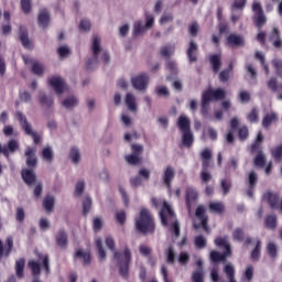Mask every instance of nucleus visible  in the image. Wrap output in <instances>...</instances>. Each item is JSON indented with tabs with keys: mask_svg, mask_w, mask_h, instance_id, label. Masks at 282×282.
<instances>
[{
	"mask_svg": "<svg viewBox=\"0 0 282 282\" xmlns=\"http://www.w3.org/2000/svg\"><path fill=\"white\" fill-rule=\"evenodd\" d=\"M263 199L270 204L271 208H279V195L274 193H267L263 195Z\"/></svg>",
	"mask_w": 282,
	"mask_h": 282,
	"instance_id": "72a5a7b5",
	"label": "nucleus"
},
{
	"mask_svg": "<svg viewBox=\"0 0 282 282\" xmlns=\"http://www.w3.org/2000/svg\"><path fill=\"white\" fill-rule=\"evenodd\" d=\"M96 247L99 254V261H107V252L105 251V247L102 246V239L98 238L96 240Z\"/></svg>",
	"mask_w": 282,
	"mask_h": 282,
	"instance_id": "ea45409f",
	"label": "nucleus"
},
{
	"mask_svg": "<svg viewBox=\"0 0 282 282\" xmlns=\"http://www.w3.org/2000/svg\"><path fill=\"white\" fill-rule=\"evenodd\" d=\"M15 116L26 135H31L33 138L34 144H36V132L32 131V126L30 124V122H28V118L25 117V115H23V112L21 111H17Z\"/></svg>",
	"mask_w": 282,
	"mask_h": 282,
	"instance_id": "9b49d317",
	"label": "nucleus"
},
{
	"mask_svg": "<svg viewBox=\"0 0 282 282\" xmlns=\"http://www.w3.org/2000/svg\"><path fill=\"white\" fill-rule=\"evenodd\" d=\"M267 252L271 259H276V256L279 254V246L274 242H269L267 245Z\"/></svg>",
	"mask_w": 282,
	"mask_h": 282,
	"instance_id": "79ce46f5",
	"label": "nucleus"
},
{
	"mask_svg": "<svg viewBox=\"0 0 282 282\" xmlns=\"http://www.w3.org/2000/svg\"><path fill=\"white\" fill-rule=\"evenodd\" d=\"M91 52L93 56L86 62V69L88 70L98 67V56L102 54V46H100V37L98 35L93 36Z\"/></svg>",
	"mask_w": 282,
	"mask_h": 282,
	"instance_id": "39448f33",
	"label": "nucleus"
},
{
	"mask_svg": "<svg viewBox=\"0 0 282 282\" xmlns=\"http://www.w3.org/2000/svg\"><path fill=\"white\" fill-rule=\"evenodd\" d=\"M200 180H202L203 184H208V182H210V180H213V174H210V172H208V170L206 167H203V170L200 172Z\"/></svg>",
	"mask_w": 282,
	"mask_h": 282,
	"instance_id": "864d4df0",
	"label": "nucleus"
},
{
	"mask_svg": "<svg viewBox=\"0 0 282 282\" xmlns=\"http://www.w3.org/2000/svg\"><path fill=\"white\" fill-rule=\"evenodd\" d=\"M267 86L271 91H276V89H279L276 77H270V79L267 82Z\"/></svg>",
	"mask_w": 282,
	"mask_h": 282,
	"instance_id": "0e129e2a",
	"label": "nucleus"
},
{
	"mask_svg": "<svg viewBox=\"0 0 282 282\" xmlns=\"http://www.w3.org/2000/svg\"><path fill=\"white\" fill-rule=\"evenodd\" d=\"M69 160L73 164H80V150L73 148L69 152Z\"/></svg>",
	"mask_w": 282,
	"mask_h": 282,
	"instance_id": "37998d69",
	"label": "nucleus"
},
{
	"mask_svg": "<svg viewBox=\"0 0 282 282\" xmlns=\"http://www.w3.org/2000/svg\"><path fill=\"white\" fill-rule=\"evenodd\" d=\"M259 259H261V240H257V245L251 251V260L259 261Z\"/></svg>",
	"mask_w": 282,
	"mask_h": 282,
	"instance_id": "c03bdc74",
	"label": "nucleus"
},
{
	"mask_svg": "<svg viewBox=\"0 0 282 282\" xmlns=\"http://www.w3.org/2000/svg\"><path fill=\"white\" fill-rule=\"evenodd\" d=\"M197 197H199V194L197 193V189H195V187L186 188V206L188 210H191L193 204L197 202Z\"/></svg>",
	"mask_w": 282,
	"mask_h": 282,
	"instance_id": "412c9836",
	"label": "nucleus"
},
{
	"mask_svg": "<svg viewBox=\"0 0 282 282\" xmlns=\"http://www.w3.org/2000/svg\"><path fill=\"white\" fill-rule=\"evenodd\" d=\"M75 257L83 261V265H91V253L79 249L76 251Z\"/></svg>",
	"mask_w": 282,
	"mask_h": 282,
	"instance_id": "cd10ccee",
	"label": "nucleus"
},
{
	"mask_svg": "<svg viewBox=\"0 0 282 282\" xmlns=\"http://www.w3.org/2000/svg\"><path fill=\"white\" fill-rule=\"evenodd\" d=\"M209 63L213 67V72L217 74L221 69V55L214 54L209 57Z\"/></svg>",
	"mask_w": 282,
	"mask_h": 282,
	"instance_id": "473e14b6",
	"label": "nucleus"
},
{
	"mask_svg": "<svg viewBox=\"0 0 282 282\" xmlns=\"http://www.w3.org/2000/svg\"><path fill=\"white\" fill-rule=\"evenodd\" d=\"M24 155L26 156L28 166H36V159H32V155H34L32 148H28Z\"/></svg>",
	"mask_w": 282,
	"mask_h": 282,
	"instance_id": "a18cd8bd",
	"label": "nucleus"
},
{
	"mask_svg": "<svg viewBox=\"0 0 282 282\" xmlns=\"http://www.w3.org/2000/svg\"><path fill=\"white\" fill-rule=\"evenodd\" d=\"M40 102L43 107L50 108L54 105V98L43 95L40 97Z\"/></svg>",
	"mask_w": 282,
	"mask_h": 282,
	"instance_id": "4d7b16f0",
	"label": "nucleus"
},
{
	"mask_svg": "<svg viewBox=\"0 0 282 282\" xmlns=\"http://www.w3.org/2000/svg\"><path fill=\"white\" fill-rule=\"evenodd\" d=\"M144 151V147L141 144H132V153L124 156L126 162L135 166L142 162V152Z\"/></svg>",
	"mask_w": 282,
	"mask_h": 282,
	"instance_id": "0eeeda50",
	"label": "nucleus"
},
{
	"mask_svg": "<svg viewBox=\"0 0 282 282\" xmlns=\"http://www.w3.org/2000/svg\"><path fill=\"white\" fill-rule=\"evenodd\" d=\"M220 186H221V189H223V195H228V193H230V188H232V182L221 180Z\"/></svg>",
	"mask_w": 282,
	"mask_h": 282,
	"instance_id": "6e6d98bb",
	"label": "nucleus"
},
{
	"mask_svg": "<svg viewBox=\"0 0 282 282\" xmlns=\"http://www.w3.org/2000/svg\"><path fill=\"white\" fill-rule=\"evenodd\" d=\"M55 243L62 250H67V246H69V235L67 234V230L65 229L57 230L55 235Z\"/></svg>",
	"mask_w": 282,
	"mask_h": 282,
	"instance_id": "4468645a",
	"label": "nucleus"
},
{
	"mask_svg": "<svg viewBox=\"0 0 282 282\" xmlns=\"http://www.w3.org/2000/svg\"><path fill=\"white\" fill-rule=\"evenodd\" d=\"M19 39L22 43V46L25 50H32V42H30V37L28 34V28L20 25L19 28Z\"/></svg>",
	"mask_w": 282,
	"mask_h": 282,
	"instance_id": "aec40b11",
	"label": "nucleus"
},
{
	"mask_svg": "<svg viewBox=\"0 0 282 282\" xmlns=\"http://www.w3.org/2000/svg\"><path fill=\"white\" fill-rule=\"evenodd\" d=\"M62 106L64 107V109H68V110H72L75 107H78V97H76V96L66 97L62 101Z\"/></svg>",
	"mask_w": 282,
	"mask_h": 282,
	"instance_id": "7c9ffc66",
	"label": "nucleus"
},
{
	"mask_svg": "<svg viewBox=\"0 0 282 282\" xmlns=\"http://www.w3.org/2000/svg\"><path fill=\"white\" fill-rule=\"evenodd\" d=\"M195 216L199 219L205 232H210V228L208 227V216H206V207L204 205H199L196 208Z\"/></svg>",
	"mask_w": 282,
	"mask_h": 282,
	"instance_id": "2eb2a0df",
	"label": "nucleus"
},
{
	"mask_svg": "<svg viewBox=\"0 0 282 282\" xmlns=\"http://www.w3.org/2000/svg\"><path fill=\"white\" fill-rule=\"evenodd\" d=\"M23 270H25V259L20 258L15 261V275L18 279H23Z\"/></svg>",
	"mask_w": 282,
	"mask_h": 282,
	"instance_id": "4c0bfd02",
	"label": "nucleus"
},
{
	"mask_svg": "<svg viewBox=\"0 0 282 282\" xmlns=\"http://www.w3.org/2000/svg\"><path fill=\"white\" fill-rule=\"evenodd\" d=\"M251 8H252V12L254 13L256 25L258 28H263L268 19L265 18V13L263 12V7L261 6V2L253 1Z\"/></svg>",
	"mask_w": 282,
	"mask_h": 282,
	"instance_id": "6e6552de",
	"label": "nucleus"
},
{
	"mask_svg": "<svg viewBox=\"0 0 282 282\" xmlns=\"http://www.w3.org/2000/svg\"><path fill=\"white\" fill-rule=\"evenodd\" d=\"M257 155L253 160L254 166H259L260 169H263L265 166V153H263L261 150H256Z\"/></svg>",
	"mask_w": 282,
	"mask_h": 282,
	"instance_id": "58836bf2",
	"label": "nucleus"
},
{
	"mask_svg": "<svg viewBox=\"0 0 282 282\" xmlns=\"http://www.w3.org/2000/svg\"><path fill=\"white\" fill-rule=\"evenodd\" d=\"M239 100L240 102H248L250 100V91L248 90H241L239 93Z\"/></svg>",
	"mask_w": 282,
	"mask_h": 282,
	"instance_id": "774afa93",
	"label": "nucleus"
},
{
	"mask_svg": "<svg viewBox=\"0 0 282 282\" xmlns=\"http://www.w3.org/2000/svg\"><path fill=\"white\" fill-rule=\"evenodd\" d=\"M20 6L24 14L32 12V0H20Z\"/></svg>",
	"mask_w": 282,
	"mask_h": 282,
	"instance_id": "49530a36",
	"label": "nucleus"
},
{
	"mask_svg": "<svg viewBox=\"0 0 282 282\" xmlns=\"http://www.w3.org/2000/svg\"><path fill=\"white\" fill-rule=\"evenodd\" d=\"M274 122H279V115L276 112L267 113L262 118V127L264 129H270V126Z\"/></svg>",
	"mask_w": 282,
	"mask_h": 282,
	"instance_id": "a878e982",
	"label": "nucleus"
},
{
	"mask_svg": "<svg viewBox=\"0 0 282 282\" xmlns=\"http://www.w3.org/2000/svg\"><path fill=\"white\" fill-rule=\"evenodd\" d=\"M248 122L256 123L259 122V110L252 108L250 113L247 115Z\"/></svg>",
	"mask_w": 282,
	"mask_h": 282,
	"instance_id": "8fccbe9b",
	"label": "nucleus"
},
{
	"mask_svg": "<svg viewBox=\"0 0 282 282\" xmlns=\"http://www.w3.org/2000/svg\"><path fill=\"white\" fill-rule=\"evenodd\" d=\"M227 43L228 45H232L235 47H243V45H246L243 37L235 33H231L227 36Z\"/></svg>",
	"mask_w": 282,
	"mask_h": 282,
	"instance_id": "393cba45",
	"label": "nucleus"
},
{
	"mask_svg": "<svg viewBox=\"0 0 282 282\" xmlns=\"http://www.w3.org/2000/svg\"><path fill=\"white\" fill-rule=\"evenodd\" d=\"M202 96H204L209 102L212 100H215V102H217L219 100H224L227 96V93H226V89L224 88H217V89L209 88L203 91Z\"/></svg>",
	"mask_w": 282,
	"mask_h": 282,
	"instance_id": "9d476101",
	"label": "nucleus"
},
{
	"mask_svg": "<svg viewBox=\"0 0 282 282\" xmlns=\"http://www.w3.org/2000/svg\"><path fill=\"white\" fill-rule=\"evenodd\" d=\"M193 142H195V137L193 135V132L191 130L182 132L183 147H186V149H191V147H193Z\"/></svg>",
	"mask_w": 282,
	"mask_h": 282,
	"instance_id": "c85d7f7f",
	"label": "nucleus"
},
{
	"mask_svg": "<svg viewBox=\"0 0 282 282\" xmlns=\"http://www.w3.org/2000/svg\"><path fill=\"white\" fill-rule=\"evenodd\" d=\"M215 245L218 248H224L225 251L223 253H220L219 251H212V261H214V263H219L220 261L226 263V259H228V257H231L232 254V248L230 247V240L228 239V236L216 238Z\"/></svg>",
	"mask_w": 282,
	"mask_h": 282,
	"instance_id": "f03ea898",
	"label": "nucleus"
},
{
	"mask_svg": "<svg viewBox=\"0 0 282 282\" xmlns=\"http://www.w3.org/2000/svg\"><path fill=\"white\" fill-rule=\"evenodd\" d=\"M160 54L161 56H163V58H171V56L175 54V44H169L166 46L161 47Z\"/></svg>",
	"mask_w": 282,
	"mask_h": 282,
	"instance_id": "c9c22d12",
	"label": "nucleus"
},
{
	"mask_svg": "<svg viewBox=\"0 0 282 282\" xmlns=\"http://www.w3.org/2000/svg\"><path fill=\"white\" fill-rule=\"evenodd\" d=\"M22 59L26 67H31L32 74H36V59L26 55H22Z\"/></svg>",
	"mask_w": 282,
	"mask_h": 282,
	"instance_id": "a19ab883",
	"label": "nucleus"
},
{
	"mask_svg": "<svg viewBox=\"0 0 282 282\" xmlns=\"http://www.w3.org/2000/svg\"><path fill=\"white\" fill-rule=\"evenodd\" d=\"M51 87H53L54 91L58 95L64 94L65 89H67V85L62 77L54 76L48 79Z\"/></svg>",
	"mask_w": 282,
	"mask_h": 282,
	"instance_id": "dca6fc26",
	"label": "nucleus"
},
{
	"mask_svg": "<svg viewBox=\"0 0 282 282\" xmlns=\"http://www.w3.org/2000/svg\"><path fill=\"white\" fill-rule=\"evenodd\" d=\"M166 261L167 263H175V249H173V246H170L167 249Z\"/></svg>",
	"mask_w": 282,
	"mask_h": 282,
	"instance_id": "e2e57ef3",
	"label": "nucleus"
},
{
	"mask_svg": "<svg viewBox=\"0 0 282 282\" xmlns=\"http://www.w3.org/2000/svg\"><path fill=\"white\" fill-rule=\"evenodd\" d=\"M224 203L221 202H212L209 203V213H216V215H221L225 210Z\"/></svg>",
	"mask_w": 282,
	"mask_h": 282,
	"instance_id": "e433bc0d",
	"label": "nucleus"
},
{
	"mask_svg": "<svg viewBox=\"0 0 282 282\" xmlns=\"http://www.w3.org/2000/svg\"><path fill=\"white\" fill-rule=\"evenodd\" d=\"M41 272H45V276L50 275V257L47 254H37L36 274L39 275Z\"/></svg>",
	"mask_w": 282,
	"mask_h": 282,
	"instance_id": "f8f14e48",
	"label": "nucleus"
},
{
	"mask_svg": "<svg viewBox=\"0 0 282 282\" xmlns=\"http://www.w3.org/2000/svg\"><path fill=\"white\" fill-rule=\"evenodd\" d=\"M257 180H258L257 173L250 172L248 177V182H249V189L247 192L248 197H252L254 195V193L252 192V188L257 186Z\"/></svg>",
	"mask_w": 282,
	"mask_h": 282,
	"instance_id": "f704fd0d",
	"label": "nucleus"
},
{
	"mask_svg": "<svg viewBox=\"0 0 282 282\" xmlns=\"http://www.w3.org/2000/svg\"><path fill=\"white\" fill-rule=\"evenodd\" d=\"M40 158L45 164H52L54 162V148L44 145L40 152Z\"/></svg>",
	"mask_w": 282,
	"mask_h": 282,
	"instance_id": "a211bd4d",
	"label": "nucleus"
},
{
	"mask_svg": "<svg viewBox=\"0 0 282 282\" xmlns=\"http://www.w3.org/2000/svg\"><path fill=\"white\" fill-rule=\"evenodd\" d=\"M177 127L180 128V130L182 131V133H184V132H186V131H191V119H188V117L182 115V116L178 118Z\"/></svg>",
	"mask_w": 282,
	"mask_h": 282,
	"instance_id": "2f4dec72",
	"label": "nucleus"
},
{
	"mask_svg": "<svg viewBox=\"0 0 282 282\" xmlns=\"http://www.w3.org/2000/svg\"><path fill=\"white\" fill-rule=\"evenodd\" d=\"M265 226L267 228H270V230L276 229V215H269L265 218Z\"/></svg>",
	"mask_w": 282,
	"mask_h": 282,
	"instance_id": "de8ad7c7",
	"label": "nucleus"
},
{
	"mask_svg": "<svg viewBox=\"0 0 282 282\" xmlns=\"http://www.w3.org/2000/svg\"><path fill=\"white\" fill-rule=\"evenodd\" d=\"M199 52V46L192 40L188 44L186 55L189 63H197V53Z\"/></svg>",
	"mask_w": 282,
	"mask_h": 282,
	"instance_id": "6ab92c4d",
	"label": "nucleus"
},
{
	"mask_svg": "<svg viewBox=\"0 0 282 282\" xmlns=\"http://www.w3.org/2000/svg\"><path fill=\"white\" fill-rule=\"evenodd\" d=\"M161 223L163 226H169L171 224V232L174 237H180V221L175 217V212L171 208L167 202L163 203V207L160 212Z\"/></svg>",
	"mask_w": 282,
	"mask_h": 282,
	"instance_id": "f257e3e1",
	"label": "nucleus"
},
{
	"mask_svg": "<svg viewBox=\"0 0 282 282\" xmlns=\"http://www.w3.org/2000/svg\"><path fill=\"white\" fill-rule=\"evenodd\" d=\"M153 23H155V18L153 15H147L145 24L142 21H135L133 23L132 36H142L145 32H149L153 28Z\"/></svg>",
	"mask_w": 282,
	"mask_h": 282,
	"instance_id": "423d86ee",
	"label": "nucleus"
},
{
	"mask_svg": "<svg viewBox=\"0 0 282 282\" xmlns=\"http://www.w3.org/2000/svg\"><path fill=\"white\" fill-rule=\"evenodd\" d=\"M135 226L142 235H149L155 230V224L148 209H141L140 218L135 221Z\"/></svg>",
	"mask_w": 282,
	"mask_h": 282,
	"instance_id": "20e7f679",
	"label": "nucleus"
},
{
	"mask_svg": "<svg viewBox=\"0 0 282 282\" xmlns=\"http://www.w3.org/2000/svg\"><path fill=\"white\" fill-rule=\"evenodd\" d=\"M42 207L46 215H52L56 208V197L52 194H47L42 202Z\"/></svg>",
	"mask_w": 282,
	"mask_h": 282,
	"instance_id": "f3484780",
	"label": "nucleus"
},
{
	"mask_svg": "<svg viewBox=\"0 0 282 282\" xmlns=\"http://www.w3.org/2000/svg\"><path fill=\"white\" fill-rule=\"evenodd\" d=\"M113 257L119 268V274L127 279L129 276V264L131 263V250L126 248L123 252L115 251Z\"/></svg>",
	"mask_w": 282,
	"mask_h": 282,
	"instance_id": "7ed1b4c3",
	"label": "nucleus"
},
{
	"mask_svg": "<svg viewBox=\"0 0 282 282\" xmlns=\"http://www.w3.org/2000/svg\"><path fill=\"white\" fill-rule=\"evenodd\" d=\"M21 177H22L24 184H26V186H32V184H34V182H36V175L34 174V172L32 170H29V169H23L21 171Z\"/></svg>",
	"mask_w": 282,
	"mask_h": 282,
	"instance_id": "b1692460",
	"label": "nucleus"
},
{
	"mask_svg": "<svg viewBox=\"0 0 282 282\" xmlns=\"http://www.w3.org/2000/svg\"><path fill=\"white\" fill-rule=\"evenodd\" d=\"M174 178H175V169H173V166H167L163 174V184L166 186V188L171 189V184Z\"/></svg>",
	"mask_w": 282,
	"mask_h": 282,
	"instance_id": "5701e85b",
	"label": "nucleus"
},
{
	"mask_svg": "<svg viewBox=\"0 0 282 282\" xmlns=\"http://www.w3.org/2000/svg\"><path fill=\"white\" fill-rule=\"evenodd\" d=\"M91 210V197L87 196L83 202V215H88Z\"/></svg>",
	"mask_w": 282,
	"mask_h": 282,
	"instance_id": "13d9d810",
	"label": "nucleus"
},
{
	"mask_svg": "<svg viewBox=\"0 0 282 282\" xmlns=\"http://www.w3.org/2000/svg\"><path fill=\"white\" fill-rule=\"evenodd\" d=\"M173 21V14L171 13H163V15L160 19L161 25H166V23H172Z\"/></svg>",
	"mask_w": 282,
	"mask_h": 282,
	"instance_id": "338daca9",
	"label": "nucleus"
},
{
	"mask_svg": "<svg viewBox=\"0 0 282 282\" xmlns=\"http://www.w3.org/2000/svg\"><path fill=\"white\" fill-rule=\"evenodd\" d=\"M39 226H40V230H42V232H46V230L48 228H51L52 224L50 223V219L41 218L39 221Z\"/></svg>",
	"mask_w": 282,
	"mask_h": 282,
	"instance_id": "052dcab7",
	"label": "nucleus"
},
{
	"mask_svg": "<svg viewBox=\"0 0 282 282\" xmlns=\"http://www.w3.org/2000/svg\"><path fill=\"white\" fill-rule=\"evenodd\" d=\"M57 54L61 58H67L72 54V50L67 45H62L57 48Z\"/></svg>",
	"mask_w": 282,
	"mask_h": 282,
	"instance_id": "3c124183",
	"label": "nucleus"
},
{
	"mask_svg": "<svg viewBox=\"0 0 282 282\" xmlns=\"http://www.w3.org/2000/svg\"><path fill=\"white\" fill-rule=\"evenodd\" d=\"M132 87L133 89H137V91H147L149 87V75L147 74H141L138 76H134L131 78Z\"/></svg>",
	"mask_w": 282,
	"mask_h": 282,
	"instance_id": "1a4fd4ad",
	"label": "nucleus"
},
{
	"mask_svg": "<svg viewBox=\"0 0 282 282\" xmlns=\"http://www.w3.org/2000/svg\"><path fill=\"white\" fill-rule=\"evenodd\" d=\"M200 159L203 160V169L210 166V160H213V151L206 148L200 152Z\"/></svg>",
	"mask_w": 282,
	"mask_h": 282,
	"instance_id": "c756f323",
	"label": "nucleus"
},
{
	"mask_svg": "<svg viewBox=\"0 0 282 282\" xmlns=\"http://www.w3.org/2000/svg\"><path fill=\"white\" fill-rule=\"evenodd\" d=\"M271 155L274 158L275 162H281L282 160V144L275 147L271 150Z\"/></svg>",
	"mask_w": 282,
	"mask_h": 282,
	"instance_id": "603ef678",
	"label": "nucleus"
},
{
	"mask_svg": "<svg viewBox=\"0 0 282 282\" xmlns=\"http://www.w3.org/2000/svg\"><path fill=\"white\" fill-rule=\"evenodd\" d=\"M6 242L7 247L3 250V241L0 240V261L3 259V254L4 257H10V252H12V248H14V240L12 237H8Z\"/></svg>",
	"mask_w": 282,
	"mask_h": 282,
	"instance_id": "4be33fe9",
	"label": "nucleus"
},
{
	"mask_svg": "<svg viewBox=\"0 0 282 282\" xmlns=\"http://www.w3.org/2000/svg\"><path fill=\"white\" fill-rule=\"evenodd\" d=\"M126 105L129 111H131L132 113L138 112V104L135 102V96L132 93H127Z\"/></svg>",
	"mask_w": 282,
	"mask_h": 282,
	"instance_id": "bb28decb",
	"label": "nucleus"
},
{
	"mask_svg": "<svg viewBox=\"0 0 282 282\" xmlns=\"http://www.w3.org/2000/svg\"><path fill=\"white\" fill-rule=\"evenodd\" d=\"M246 237V234H243V229L241 228H236L232 232V238L235 241H243Z\"/></svg>",
	"mask_w": 282,
	"mask_h": 282,
	"instance_id": "bf43d9fd",
	"label": "nucleus"
},
{
	"mask_svg": "<svg viewBox=\"0 0 282 282\" xmlns=\"http://www.w3.org/2000/svg\"><path fill=\"white\" fill-rule=\"evenodd\" d=\"M208 105H210L209 99H207L205 96L202 95V109L200 113L202 116H208Z\"/></svg>",
	"mask_w": 282,
	"mask_h": 282,
	"instance_id": "5fc2aeb1",
	"label": "nucleus"
},
{
	"mask_svg": "<svg viewBox=\"0 0 282 282\" xmlns=\"http://www.w3.org/2000/svg\"><path fill=\"white\" fill-rule=\"evenodd\" d=\"M51 23H52V15L50 14V11L47 9H40V12L37 15L39 28H41L42 30H47Z\"/></svg>",
	"mask_w": 282,
	"mask_h": 282,
	"instance_id": "ddd939ff",
	"label": "nucleus"
},
{
	"mask_svg": "<svg viewBox=\"0 0 282 282\" xmlns=\"http://www.w3.org/2000/svg\"><path fill=\"white\" fill-rule=\"evenodd\" d=\"M245 279L242 281L251 282L254 279V267L248 265L243 273Z\"/></svg>",
	"mask_w": 282,
	"mask_h": 282,
	"instance_id": "09e8293b",
	"label": "nucleus"
},
{
	"mask_svg": "<svg viewBox=\"0 0 282 282\" xmlns=\"http://www.w3.org/2000/svg\"><path fill=\"white\" fill-rule=\"evenodd\" d=\"M188 32L191 36H197V34H199V24L197 22H193L188 28Z\"/></svg>",
	"mask_w": 282,
	"mask_h": 282,
	"instance_id": "69168bd1",
	"label": "nucleus"
},
{
	"mask_svg": "<svg viewBox=\"0 0 282 282\" xmlns=\"http://www.w3.org/2000/svg\"><path fill=\"white\" fill-rule=\"evenodd\" d=\"M75 193L76 195H83L85 193V180H79L75 185Z\"/></svg>",
	"mask_w": 282,
	"mask_h": 282,
	"instance_id": "680f3d73",
	"label": "nucleus"
}]
</instances>
